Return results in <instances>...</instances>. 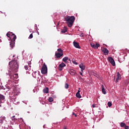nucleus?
<instances>
[{"mask_svg": "<svg viewBox=\"0 0 129 129\" xmlns=\"http://www.w3.org/2000/svg\"><path fill=\"white\" fill-rule=\"evenodd\" d=\"M76 95L78 98H81V95H80V88H79V90Z\"/></svg>", "mask_w": 129, "mask_h": 129, "instance_id": "4468645a", "label": "nucleus"}, {"mask_svg": "<svg viewBox=\"0 0 129 129\" xmlns=\"http://www.w3.org/2000/svg\"><path fill=\"white\" fill-rule=\"evenodd\" d=\"M80 37H81L82 38V37H84V34L82 33V34H80Z\"/></svg>", "mask_w": 129, "mask_h": 129, "instance_id": "72a5a7b5", "label": "nucleus"}, {"mask_svg": "<svg viewBox=\"0 0 129 129\" xmlns=\"http://www.w3.org/2000/svg\"><path fill=\"white\" fill-rule=\"evenodd\" d=\"M20 92L17 90L16 89L14 90L12 93L10 94V98L12 100H16L17 95H19Z\"/></svg>", "mask_w": 129, "mask_h": 129, "instance_id": "39448f33", "label": "nucleus"}, {"mask_svg": "<svg viewBox=\"0 0 129 129\" xmlns=\"http://www.w3.org/2000/svg\"><path fill=\"white\" fill-rule=\"evenodd\" d=\"M29 38H30V39H32V38H33V34L31 33V34L30 35Z\"/></svg>", "mask_w": 129, "mask_h": 129, "instance_id": "2f4dec72", "label": "nucleus"}, {"mask_svg": "<svg viewBox=\"0 0 129 129\" xmlns=\"http://www.w3.org/2000/svg\"><path fill=\"white\" fill-rule=\"evenodd\" d=\"M43 128H45V125L43 126Z\"/></svg>", "mask_w": 129, "mask_h": 129, "instance_id": "ea45409f", "label": "nucleus"}, {"mask_svg": "<svg viewBox=\"0 0 129 129\" xmlns=\"http://www.w3.org/2000/svg\"><path fill=\"white\" fill-rule=\"evenodd\" d=\"M72 61L73 64H75V65H78V63L76 62L75 60H73V59H72Z\"/></svg>", "mask_w": 129, "mask_h": 129, "instance_id": "c85d7f7f", "label": "nucleus"}, {"mask_svg": "<svg viewBox=\"0 0 129 129\" xmlns=\"http://www.w3.org/2000/svg\"><path fill=\"white\" fill-rule=\"evenodd\" d=\"M5 97L4 95L0 94V106H2V103L5 102Z\"/></svg>", "mask_w": 129, "mask_h": 129, "instance_id": "6e6552de", "label": "nucleus"}, {"mask_svg": "<svg viewBox=\"0 0 129 129\" xmlns=\"http://www.w3.org/2000/svg\"><path fill=\"white\" fill-rule=\"evenodd\" d=\"M99 77V76H98V75H97V76H96V77H97V78H98Z\"/></svg>", "mask_w": 129, "mask_h": 129, "instance_id": "4c0bfd02", "label": "nucleus"}, {"mask_svg": "<svg viewBox=\"0 0 129 129\" xmlns=\"http://www.w3.org/2000/svg\"><path fill=\"white\" fill-rule=\"evenodd\" d=\"M69 73L71 74V75H75L76 74V72L74 71V70H71Z\"/></svg>", "mask_w": 129, "mask_h": 129, "instance_id": "a211bd4d", "label": "nucleus"}, {"mask_svg": "<svg viewBox=\"0 0 129 129\" xmlns=\"http://www.w3.org/2000/svg\"><path fill=\"white\" fill-rule=\"evenodd\" d=\"M44 93H48L49 92V89L48 88H45L43 89Z\"/></svg>", "mask_w": 129, "mask_h": 129, "instance_id": "aec40b11", "label": "nucleus"}, {"mask_svg": "<svg viewBox=\"0 0 129 129\" xmlns=\"http://www.w3.org/2000/svg\"><path fill=\"white\" fill-rule=\"evenodd\" d=\"M7 36L8 37V38H10V40L11 41L10 42V47H11L12 49H13L14 47H15V42H16L17 36L16 35L11 32L7 33Z\"/></svg>", "mask_w": 129, "mask_h": 129, "instance_id": "f257e3e1", "label": "nucleus"}, {"mask_svg": "<svg viewBox=\"0 0 129 129\" xmlns=\"http://www.w3.org/2000/svg\"><path fill=\"white\" fill-rule=\"evenodd\" d=\"M108 61L112 65V66H114L115 65V61H114V59L112 58L111 57H108Z\"/></svg>", "mask_w": 129, "mask_h": 129, "instance_id": "9d476101", "label": "nucleus"}, {"mask_svg": "<svg viewBox=\"0 0 129 129\" xmlns=\"http://www.w3.org/2000/svg\"><path fill=\"white\" fill-rule=\"evenodd\" d=\"M47 72V66L45 64H44L41 69V73L42 74H46Z\"/></svg>", "mask_w": 129, "mask_h": 129, "instance_id": "0eeeda50", "label": "nucleus"}, {"mask_svg": "<svg viewBox=\"0 0 129 129\" xmlns=\"http://www.w3.org/2000/svg\"><path fill=\"white\" fill-rule=\"evenodd\" d=\"M114 80H115V76H114Z\"/></svg>", "mask_w": 129, "mask_h": 129, "instance_id": "58836bf2", "label": "nucleus"}, {"mask_svg": "<svg viewBox=\"0 0 129 129\" xmlns=\"http://www.w3.org/2000/svg\"><path fill=\"white\" fill-rule=\"evenodd\" d=\"M15 117H16L15 116H13L11 117V119L13 121H15V120H17V119L16 118H15Z\"/></svg>", "mask_w": 129, "mask_h": 129, "instance_id": "a878e982", "label": "nucleus"}, {"mask_svg": "<svg viewBox=\"0 0 129 129\" xmlns=\"http://www.w3.org/2000/svg\"><path fill=\"white\" fill-rule=\"evenodd\" d=\"M73 44H74V46L75 47V48H77L78 49H80V45H79V43L78 42L74 41Z\"/></svg>", "mask_w": 129, "mask_h": 129, "instance_id": "ddd939ff", "label": "nucleus"}, {"mask_svg": "<svg viewBox=\"0 0 129 129\" xmlns=\"http://www.w3.org/2000/svg\"><path fill=\"white\" fill-rule=\"evenodd\" d=\"M91 46L92 48H94V49H95V44L94 43H91Z\"/></svg>", "mask_w": 129, "mask_h": 129, "instance_id": "7c9ffc66", "label": "nucleus"}, {"mask_svg": "<svg viewBox=\"0 0 129 129\" xmlns=\"http://www.w3.org/2000/svg\"><path fill=\"white\" fill-rule=\"evenodd\" d=\"M121 79V75H120V74H119V72L117 73V78L115 81L116 83H117L119 80Z\"/></svg>", "mask_w": 129, "mask_h": 129, "instance_id": "f8f14e48", "label": "nucleus"}, {"mask_svg": "<svg viewBox=\"0 0 129 129\" xmlns=\"http://www.w3.org/2000/svg\"><path fill=\"white\" fill-rule=\"evenodd\" d=\"M125 129H128V126L125 125V126H124Z\"/></svg>", "mask_w": 129, "mask_h": 129, "instance_id": "473e14b6", "label": "nucleus"}, {"mask_svg": "<svg viewBox=\"0 0 129 129\" xmlns=\"http://www.w3.org/2000/svg\"><path fill=\"white\" fill-rule=\"evenodd\" d=\"M125 123L124 122H121L120 124V126H121V127H124V126H125Z\"/></svg>", "mask_w": 129, "mask_h": 129, "instance_id": "4be33fe9", "label": "nucleus"}, {"mask_svg": "<svg viewBox=\"0 0 129 129\" xmlns=\"http://www.w3.org/2000/svg\"><path fill=\"white\" fill-rule=\"evenodd\" d=\"M66 22H68V27H71L75 21V17L74 16H66L65 18Z\"/></svg>", "mask_w": 129, "mask_h": 129, "instance_id": "7ed1b4c3", "label": "nucleus"}, {"mask_svg": "<svg viewBox=\"0 0 129 129\" xmlns=\"http://www.w3.org/2000/svg\"><path fill=\"white\" fill-rule=\"evenodd\" d=\"M0 42H2V40H0Z\"/></svg>", "mask_w": 129, "mask_h": 129, "instance_id": "37998d69", "label": "nucleus"}, {"mask_svg": "<svg viewBox=\"0 0 129 129\" xmlns=\"http://www.w3.org/2000/svg\"><path fill=\"white\" fill-rule=\"evenodd\" d=\"M58 52H55V56L56 58H60L63 55V50L61 48L57 49Z\"/></svg>", "mask_w": 129, "mask_h": 129, "instance_id": "423d86ee", "label": "nucleus"}, {"mask_svg": "<svg viewBox=\"0 0 129 129\" xmlns=\"http://www.w3.org/2000/svg\"><path fill=\"white\" fill-rule=\"evenodd\" d=\"M3 122H4V121H3V118H0V125H2Z\"/></svg>", "mask_w": 129, "mask_h": 129, "instance_id": "bb28decb", "label": "nucleus"}, {"mask_svg": "<svg viewBox=\"0 0 129 129\" xmlns=\"http://www.w3.org/2000/svg\"><path fill=\"white\" fill-rule=\"evenodd\" d=\"M80 75H81L82 76H83V74H82V73H80Z\"/></svg>", "mask_w": 129, "mask_h": 129, "instance_id": "e433bc0d", "label": "nucleus"}, {"mask_svg": "<svg viewBox=\"0 0 129 129\" xmlns=\"http://www.w3.org/2000/svg\"><path fill=\"white\" fill-rule=\"evenodd\" d=\"M79 67L81 69L82 72H83V71L85 70V66L83 64H80Z\"/></svg>", "mask_w": 129, "mask_h": 129, "instance_id": "2eb2a0df", "label": "nucleus"}, {"mask_svg": "<svg viewBox=\"0 0 129 129\" xmlns=\"http://www.w3.org/2000/svg\"><path fill=\"white\" fill-rule=\"evenodd\" d=\"M100 46V45H99V44L97 43L95 44V49H98V47H99Z\"/></svg>", "mask_w": 129, "mask_h": 129, "instance_id": "b1692460", "label": "nucleus"}, {"mask_svg": "<svg viewBox=\"0 0 129 129\" xmlns=\"http://www.w3.org/2000/svg\"><path fill=\"white\" fill-rule=\"evenodd\" d=\"M38 35H39V33H38Z\"/></svg>", "mask_w": 129, "mask_h": 129, "instance_id": "a18cd8bd", "label": "nucleus"}, {"mask_svg": "<svg viewBox=\"0 0 129 129\" xmlns=\"http://www.w3.org/2000/svg\"><path fill=\"white\" fill-rule=\"evenodd\" d=\"M53 101H54V99L52 97L49 98L48 101H49V102H53Z\"/></svg>", "mask_w": 129, "mask_h": 129, "instance_id": "5701e85b", "label": "nucleus"}, {"mask_svg": "<svg viewBox=\"0 0 129 129\" xmlns=\"http://www.w3.org/2000/svg\"><path fill=\"white\" fill-rule=\"evenodd\" d=\"M9 65L12 71H17V69H19V64L16 60H12L9 62Z\"/></svg>", "mask_w": 129, "mask_h": 129, "instance_id": "f03ea898", "label": "nucleus"}, {"mask_svg": "<svg viewBox=\"0 0 129 129\" xmlns=\"http://www.w3.org/2000/svg\"><path fill=\"white\" fill-rule=\"evenodd\" d=\"M66 66V64L64 63L61 62L58 66V70H59V71H62L63 70V68H64V67H65Z\"/></svg>", "mask_w": 129, "mask_h": 129, "instance_id": "9b49d317", "label": "nucleus"}, {"mask_svg": "<svg viewBox=\"0 0 129 129\" xmlns=\"http://www.w3.org/2000/svg\"><path fill=\"white\" fill-rule=\"evenodd\" d=\"M9 76L11 79H18V78L19 77L18 74H14V75L9 74Z\"/></svg>", "mask_w": 129, "mask_h": 129, "instance_id": "1a4fd4ad", "label": "nucleus"}, {"mask_svg": "<svg viewBox=\"0 0 129 129\" xmlns=\"http://www.w3.org/2000/svg\"><path fill=\"white\" fill-rule=\"evenodd\" d=\"M67 32V28H64L61 31V33H66Z\"/></svg>", "mask_w": 129, "mask_h": 129, "instance_id": "cd10ccee", "label": "nucleus"}, {"mask_svg": "<svg viewBox=\"0 0 129 129\" xmlns=\"http://www.w3.org/2000/svg\"><path fill=\"white\" fill-rule=\"evenodd\" d=\"M107 104H108V106H109V107H111V105H112V104L110 102H108Z\"/></svg>", "mask_w": 129, "mask_h": 129, "instance_id": "c756f323", "label": "nucleus"}, {"mask_svg": "<svg viewBox=\"0 0 129 129\" xmlns=\"http://www.w3.org/2000/svg\"><path fill=\"white\" fill-rule=\"evenodd\" d=\"M68 57L66 56L64 57L63 58H62V61H64V62H67V61H68Z\"/></svg>", "mask_w": 129, "mask_h": 129, "instance_id": "412c9836", "label": "nucleus"}, {"mask_svg": "<svg viewBox=\"0 0 129 129\" xmlns=\"http://www.w3.org/2000/svg\"><path fill=\"white\" fill-rule=\"evenodd\" d=\"M73 115H75V116L76 117L77 116V115L74 112H73Z\"/></svg>", "mask_w": 129, "mask_h": 129, "instance_id": "f704fd0d", "label": "nucleus"}, {"mask_svg": "<svg viewBox=\"0 0 129 129\" xmlns=\"http://www.w3.org/2000/svg\"><path fill=\"white\" fill-rule=\"evenodd\" d=\"M92 107H93V108L95 107V104H93L92 105Z\"/></svg>", "mask_w": 129, "mask_h": 129, "instance_id": "c9c22d12", "label": "nucleus"}, {"mask_svg": "<svg viewBox=\"0 0 129 129\" xmlns=\"http://www.w3.org/2000/svg\"><path fill=\"white\" fill-rule=\"evenodd\" d=\"M63 129H67V127H64L63 128Z\"/></svg>", "mask_w": 129, "mask_h": 129, "instance_id": "a19ab883", "label": "nucleus"}, {"mask_svg": "<svg viewBox=\"0 0 129 129\" xmlns=\"http://www.w3.org/2000/svg\"><path fill=\"white\" fill-rule=\"evenodd\" d=\"M101 88L102 93L103 94H106V91L105 90V89L104 88V86H103V85H101Z\"/></svg>", "mask_w": 129, "mask_h": 129, "instance_id": "f3484780", "label": "nucleus"}, {"mask_svg": "<svg viewBox=\"0 0 129 129\" xmlns=\"http://www.w3.org/2000/svg\"><path fill=\"white\" fill-rule=\"evenodd\" d=\"M36 27H37V25H35Z\"/></svg>", "mask_w": 129, "mask_h": 129, "instance_id": "c03bdc74", "label": "nucleus"}, {"mask_svg": "<svg viewBox=\"0 0 129 129\" xmlns=\"http://www.w3.org/2000/svg\"><path fill=\"white\" fill-rule=\"evenodd\" d=\"M64 87L66 89H68V88H69V85H68V84L67 83H66L64 85Z\"/></svg>", "mask_w": 129, "mask_h": 129, "instance_id": "393cba45", "label": "nucleus"}, {"mask_svg": "<svg viewBox=\"0 0 129 129\" xmlns=\"http://www.w3.org/2000/svg\"><path fill=\"white\" fill-rule=\"evenodd\" d=\"M32 76L34 78H36L38 82H43L42 76L40 75V72L39 71H35L32 73Z\"/></svg>", "mask_w": 129, "mask_h": 129, "instance_id": "20e7f679", "label": "nucleus"}, {"mask_svg": "<svg viewBox=\"0 0 129 129\" xmlns=\"http://www.w3.org/2000/svg\"><path fill=\"white\" fill-rule=\"evenodd\" d=\"M13 57H15V55H13Z\"/></svg>", "mask_w": 129, "mask_h": 129, "instance_id": "79ce46f5", "label": "nucleus"}, {"mask_svg": "<svg viewBox=\"0 0 129 129\" xmlns=\"http://www.w3.org/2000/svg\"><path fill=\"white\" fill-rule=\"evenodd\" d=\"M24 68L26 70H31V66H25Z\"/></svg>", "mask_w": 129, "mask_h": 129, "instance_id": "6ab92c4d", "label": "nucleus"}, {"mask_svg": "<svg viewBox=\"0 0 129 129\" xmlns=\"http://www.w3.org/2000/svg\"><path fill=\"white\" fill-rule=\"evenodd\" d=\"M103 52L104 55H108V53H109L107 48H104L103 49Z\"/></svg>", "mask_w": 129, "mask_h": 129, "instance_id": "dca6fc26", "label": "nucleus"}]
</instances>
